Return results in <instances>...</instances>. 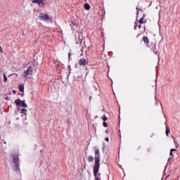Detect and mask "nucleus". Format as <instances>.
I'll return each mask as SVG.
<instances>
[{
	"mask_svg": "<svg viewBox=\"0 0 180 180\" xmlns=\"http://www.w3.org/2000/svg\"><path fill=\"white\" fill-rule=\"evenodd\" d=\"M12 75H9L8 77H11Z\"/></svg>",
	"mask_w": 180,
	"mask_h": 180,
	"instance_id": "26",
	"label": "nucleus"
},
{
	"mask_svg": "<svg viewBox=\"0 0 180 180\" xmlns=\"http://www.w3.org/2000/svg\"><path fill=\"white\" fill-rule=\"evenodd\" d=\"M27 112V110H26V109H25V108H22V110H21V113L22 114V115H25V116H26V112Z\"/></svg>",
	"mask_w": 180,
	"mask_h": 180,
	"instance_id": "13",
	"label": "nucleus"
},
{
	"mask_svg": "<svg viewBox=\"0 0 180 180\" xmlns=\"http://www.w3.org/2000/svg\"><path fill=\"white\" fill-rule=\"evenodd\" d=\"M68 56H69V59H70L71 57V53H69Z\"/></svg>",
	"mask_w": 180,
	"mask_h": 180,
	"instance_id": "24",
	"label": "nucleus"
},
{
	"mask_svg": "<svg viewBox=\"0 0 180 180\" xmlns=\"http://www.w3.org/2000/svg\"><path fill=\"white\" fill-rule=\"evenodd\" d=\"M143 40L144 43H149L148 37H144L143 38Z\"/></svg>",
	"mask_w": 180,
	"mask_h": 180,
	"instance_id": "14",
	"label": "nucleus"
},
{
	"mask_svg": "<svg viewBox=\"0 0 180 180\" xmlns=\"http://www.w3.org/2000/svg\"><path fill=\"white\" fill-rule=\"evenodd\" d=\"M32 75H33V68L29 67L27 70L24 71L21 75V77L25 78V79H27V78H32Z\"/></svg>",
	"mask_w": 180,
	"mask_h": 180,
	"instance_id": "3",
	"label": "nucleus"
},
{
	"mask_svg": "<svg viewBox=\"0 0 180 180\" xmlns=\"http://www.w3.org/2000/svg\"><path fill=\"white\" fill-rule=\"evenodd\" d=\"M173 151H176V149L172 148V149L170 150V155H172V152H173Z\"/></svg>",
	"mask_w": 180,
	"mask_h": 180,
	"instance_id": "18",
	"label": "nucleus"
},
{
	"mask_svg": "<svg viewBox=\"0 0 180 180\" xmlns=\"http://www.w3.org/2000/svg\"><path fill=\"white\" fill-rule=\"evenodd\" d=\"M169 132V130H168V129H167L166 130V134H167V136H168V133Z\"/></svg>",
	"mask_w": 180,
	"mask_h": 180,
	"instance_id": "20",
	"label": "nucleus"
},
{
	"mask_svg": "<svg viewBox=\"0 0 180 180\" xmlns=\"http://www.w3.org/2000/svg\"><path fill=\"white\" fill-rule=\"evenodd\" d=\"M102 119H103V122H106V120H108V117H106V116H105V115H103L102 117Z\"/></svg>",
	"mask_w": 180,
	"mask_h": 180,
	"instance_id": "17",
	"label": "nucleus"
},
{
	"mask_svg": "<svg viewBox=\"0 0 180 180\" xmlns=\"http://www.w3.org/2000/svg\"><path fill=\"white\" fill-rule=\"evenodd\" d=\"M105 141L109 142V138H105Z\"/></svg>",
	"mask_w": 180,
	"mask_h": 180,
	"instance_id": "22",
	"label": "nucleus"
},
{
	"mask_svg": "<svg viewBox=\"0 0 180 180\" xmlns=\"http://www.w3.org/2000/svg\"><path fill=\"white\" fill-rule=\"evenodd\" d=\"M3 77H4V82H8V77H6V75L4 74L3 75Z\"/></svg>",
	"mask_w": 180,
	"mask_h": 180,
	"instance_id": "12",
	"label": "nucleus"
},
{
	"mask_svg": "<svg viewBox=\"0 0 180 180\" xmlns=\"http://www.w3.org/2000/svg\"><path fill=\"white\" fill-rule=\"evenodd\" d=\"M19 89H20V92H23V91L25 89V86L22 84H20L19 86Z\"/></svg>",
	"mask_w": 180,
	"mask_h": 180,
	"instance_id": "11",
	"label": "nucleus"
},
{
	"mask_svg": "<svg viewBox=\"0 0 180 180\" xmlns=\"http://www.w3.org/2000/svg\"><path fill=\"white\" fill-rule=\"evenodd\" d=\"M12 158V165L13 168L15 171V172L19 173L20 172V165L19 164V156L18 155L13 154L11 155Z\"/></svg>",
	"mask_w": 180,
	"mask_h": 180,
	"instance_id": "2",
	"label": "nucleus"
},
{
	"mask_svg": "<svg viewBox=\"0 0 180 180\" xmlns=\"http://www.w3.org/2000/svg\"><path fill=\"white\" fill-rule=\"evenodd\" d=\"M139 23L141 25H142L143 23H144V16L142 17L139 20Z\"/></svg>",
	"mask_w": 180,
	"mask_h": 180,
	"instance_id": "15",
	"label": "nucleus"
},
{
	"mask_svg": "<svg viewBox=\"0 0 180 180\" xmlns=\"http://www.w3.org/2000/svg\"><path fill=\"white\" fill-rule=\"evenodd\" d=\"M174 141H175V138L173 137Z\"/></svg>",
	"mask_w": 180,
	"mask_h": 180,
	"instance_id": "25",
	"label": "nucleus"
},
{
	"mask_svg": "<svg viewBox=\"0 0 180 180\" xmlns=\"http://www.w3.org/2000/svg\"><path fill=\"white\" fill-rule=\"evenodd\" d=\"M23 101H22L20 99H16L15 101V103H16L17 106H21Z\"/></svg>",
	"mask_w": 180,
	"mask_h": 180,
	"instance_id": "7",
	"label": "nucleus"
},
{
	"mask_svg": "<svg viewBox=\"0 0 180 180\" xmlns=\"http://www.w3.org/2000/svg\"><path fill=\"white\" fill-rule=\"evenodd\" d=\"M88 161L89 162H92V161H94V158L92 157V155H89L88 156Z\"/></svg>",
	"mask_w": 180,
	"mask_h": 180,
	"instance_id": "10",
	"label": "nucleus"
},
{
	"mask_svg": "<svg viewBox=\"0 0 180 180\" xmlns=\"http://www.w3.org/2000/svg\"><path fill=\"white\" fill-rule=\"evenodd\" d=\"M39 18L40 19V20H43L44 22H47V20L50 19V17H49V15L46 13H41L39 14Z\"/></svg>",
	"mask_w": 180,
	"mask_h": 180,
	"instance_id": "5",
	"label": "nucleus"
},
{
	"mask_svg": "<svg viewBox=\"0 0 180 180\" xmlns=\"http://www.w3.org/2000/svg\"><path fill=\"white\" fill-rule=\"evenodd\" d=\"M0 51L1 53H4V50H2V47H0Z\"/></svg>",
	"mask_w": 180,
	"mask_h": 180,
	"instance_id": "21",
	"label": "nucleus"
},
{
	"mask_svg": "<svg viewBox=\"0 0 180 180\" xmlns=\"http://www.w3.org/2000/svg\"><path fill=\"white\" fill-rule=\"evenodd\" d=\"M137 27H139V29H141V24L139 25V22H136L135 26H134V30H137Z\"/></svg>",
	"mask_w": 180,
	"mask_h": 180,
	"instance_id": "8",
	"label": "nucleus"
},
{
	"mask_svg": "<svg viewBox=\"0 0 180 180\" xmlns=\"http://www.w3.org/2000/svg\"><path fill=\"white\" fill-rule=\"evenodd\" d=\"M84 8L86 9V11H89V9H91V6H89V4H84Z\"/></svg>",
	"mask_w": 180,
	"mask_h": 180,
	"instance_id": "9",
	"label": "nucleus"
},
{
	"mask_svg": "<svg viewBox=\"0 0 180 180\" xmlns=\"http://www.w3.org/2000/svg\"><path fill=\"white\" fill-rule=\"evenodd\" d=\"M46 0H32V4H37L40 8H43L46 6Z\"/></svg>",
	"mask_w": 180,
	"mask_h": 180,
	"instance_id": "4",
	"label": "nucleus"
},
{
	"mask_svg": "<svg viewBox=\"0 0 180 180\" xmlns=\"http://www.w3.org/2000/svg\"><path fill=\"white\" fill-rule=\"evenodd\" d=\"M81 57H82V54H81Z\"/></svg>",
	"mask_w": 180,
	"mask_h": 180,
	"instance_id": "27",
	"label": "nucleus"
},
{
	"mask_svg": "<svg viewBox=\"0 0 180 180\" xmlns=\"http://www.w3.org/2000/svg\"><path fill=\"white\" fill-rule=\"evenodd\" d=\"M79 65H86L88 64V58L85 56L84 58H81L79 60Z\"/></svg>",
	"mask_w": 180,
	"mask_h": 180,
	"instance_id": "6",
	"label": "nucleus"
},
{
	"mask_svg": "<svg viewBox=\"0 0 180 180\" xmlns=\"http://www.w3.org/2000/svg\"><path fill=\"white\" fill-rule=\"evenodd\" d=\"M103 126H104V127H108V124L104 122L103 123Z\"/></svg>",
	"mask_w": 180,
	"mask_h": 180,
	"instance_id": "19",
	"label": "nucleus"
},
{
	"mask_svg": "<svg viewBox=\"0 0 180 180\" xmlns=\"http://www.w3.org/2000/svg\"><path fill=\"white\" fill-rule=\"evenodd\" d=\"M21 106L22 108H27V104L25 103V101H22Z\"/></svg>",
	"mask_w": 180,
	"mask_h": 180,
	"instance_id": "16",
	"label": "nucleus"
},
{
	"mask_svg": "<svg viewBox=\"0 0 180 180\" xmlns=\"http://www.w3.org/2000/svg\"><path fill=\"white\" fill-rule=\"evenodd\" d=\"M105 133H106V134H109V131L105 130Z\"/></svg>",
	"mask_w": 180,
	"mask_h": 180,
	"instance_id": "23",
	"label": "nucleus"
},
{
	"mask_svg": "<svg viewBox=\"0 0 180 180\" xmlns=\"http://www.w3.org/2000/svg\"><path fill=\"white\" fill-rule=\"evenodd\" d=\"M94 161V166L93 167L94 180H101V173H99L101 154L99 153V149H96L95 150Z\"/></svg>",
	"mask_w": 180,
	"mask_h": 180,
	"instance_id": "1",
	"label": "nucleus"
}]
</instances>
